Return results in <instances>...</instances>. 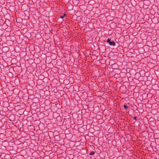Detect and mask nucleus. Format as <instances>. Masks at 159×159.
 I'll return each mask as SVG.
<instances>
[{"mask_svg": "<svg viewBox=\"0 0 159 159\" xmlns=\"http://www.w3.org/2000/svg\"><path fill=\"white\" fill-rule=\"evenodd\" d=\"M107 43H109L110 45L115 46L116 45V43L114 41H111L110 39H108L107 40Z\"/></svg>", "mask_w": 159, "mask_h": 159, "instance_id": "obj_1", "label": "nucleus"}, {"mask_svg": "<svg viewBox=\"0 0 159 159\" xmlns=\"http://www.w3.org/2000/svg\"><path fill=\"white\" fill-rule=\"evenodd\" d=\"M95 154V152L94 151H92L90 152V153L89 154V155H93Z\"/></svg>", "mask_w": 159, "mask_h": 159, "instance_id": "obj_2", "label": "nucleus"}, {"mask_svg": "<svg viewBox=\"0 0 159 159\" xmlns=\"http://www.w3.org/2000/svg\"><path fill=\"white\" fill-rule=\"evenodd\" d=\"M66 15V14H64V15L63 16H61L60 18H61V19H63L64 17H65V16Z\"/></svg>", "mask_w": 159, "mask_h": 159, "instance_id": "obj_4", "label": "nucleus"}, {"mask_svg": "<svg viewBox=\"0 0 159 159\" xmlns=\"http://www.w3.org/2000/svg\"><path fill=\"white\" fill-rule=\"evenodd\" d=\"M137 118H138V117L137 116H135L134 117V119L135 120H136L137 119Z\"/></svg>", "mask_w": 159, "mask_h": 159, "instance_id": "obj_5", "label": "nucleus"}, {"mask_svg": "<svg viewBox=\"0 0 159 159\" xmlns=\"http://www.w3.org/2000/svg\"><path fill=\"white\" fill-rule=\"evenodd\" d=\"M124 108L125 109H127L128 108V106L126 105H124Z\"/></svg>", "mask_w": 159, "mask_h": 159, "instance_id": "obj_3", "label": "nucleus"}]
</instances>
